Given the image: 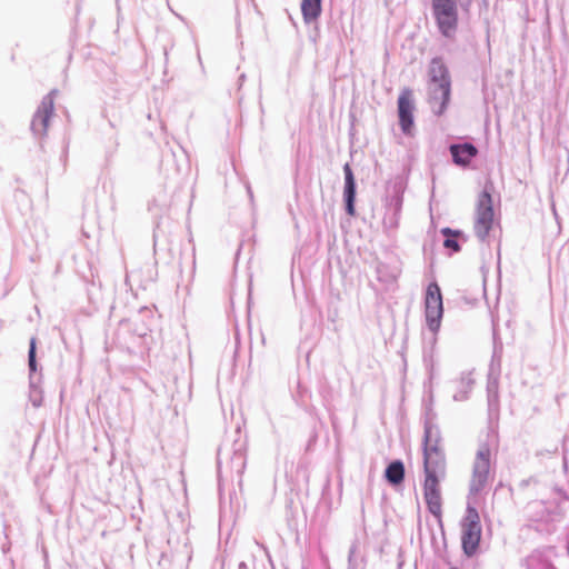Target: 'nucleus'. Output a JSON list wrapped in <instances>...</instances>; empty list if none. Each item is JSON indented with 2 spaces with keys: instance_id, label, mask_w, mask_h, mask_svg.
I'll return each mask as SVG.
<instances>
[{
  "instance_id": "11",
  "label": "nucleus",
  "mask_w": 569,
  "mask_h": 569,
  "mask_svg": "<svg viewBox=\"0 0 569 569\" xmlns=\"http://www.w3.org/2000/svg\"><path fill=\"white\" fill-rule=\"evenodd\" d=\"M423 427V451L443 449L441 432L436 423V415L431 410L426 412Z\"/></svg>"
},
{
  "instance_id": "10",
  "label": "nucleus",
  "mask_w": 569,
  "mask_h": 569,
  "mask_svg": "<svg viewBox=\"0 0 569 569\" xmlns=\"http://www.w3.org/2000/svg\"><path fill=\"white\" fill-rule=\"evenodd\" d=\"M443 478H436L430 476L425 478L423 482V497L429 512L436 518L441 517V493L439 482Z\"/></svg>"
},
{
  "instance_id": "17",
  "label": "nucleus",
  "mask_w": 569,
  "mask_h": 569,
  "mask_svg": "<svg viewBox=\"0 0 569 569\" xmlns=\"http://www.w3.org/2000/svg\"><path fill=\"white\" fill-rule=\"evenodd\" d=\"M475 380L471 372H462L457 385V390L453 393L455 401H466L469 399L470 392L473 388Z\"/></svg>"
},
{
  "instance_id": "19",
  "label": "nucleus",
  "mask_w": 569,
  "mask_h": 569,
  "mask_svg": "<svg viewBox=\"0 0 569 569\" xmlns=\"http://www.w3.org/2000/svg\"><path fill=\"white\" fill-rule=\"evenodd\" d=\"M322 0H302L301 12L306 23L316 21L321 14Z\"/></svg>"
},
{
  "instance_id": "7",
  "label": "nucleus",
  "mask_w": 569,
  "mask_h": 569,
  "mask_svg": "<svg viewBox=\"0 0 569 569\" xmlns=\"http://www.w3.org/2000/svg\"><path fill=\"white\" fill-rule=\"evenodd\" d=\"M58 90L52 89L47 96H44L34 112L31 120V131L37 137H44L48 130L50 118L54 110V97Z\"/></svg>"
},
{
  "instance_id": "8",
  "label": "nucleus",
  "mask_w": 569,
  "mask_h": 569,
  "mask_svg": "<svg viewBox=\"0 0 569 569\" xmlns=\"http://www.w3.org/2000/svg\"><path fill=\"white\" fill-rule=\"evenodd\" d=\"M29 367V399L33 407L39 408L43 401V391L41 389V375L38 373V363L36 359V338H31L28 352Z\"/></svg>"
},
{
  "instance_id": "9",
  "label": "nucleus",
  "mask_w": 569,
  "mask_h": 569,
  "mask_svg": "<svg viewBox=\"0 0 569 569\" xmlns=\"http://www.w3.org/2000/svg\"><path fill=\"white\" fill-rule=\"evenodd\" d=\"M451 93V81L445 83H428V101L432 112L441 116L449 103Z\"/></svg>"
},
{
  "instance_id": "32",
  "label": "nucleus",
  "mask_w": 569,
  "mask_h": 569,
  "mask_svg": "<svg viewBox=\"0 0 569 569\" xmlns=\"http://www.w3.org/2000/svg\"><path fill=\"white\" fill-rule=\"evenodd\" d=\"M449 569H458V568L451 567V568H449Z\"/></svg>"
},
{
  "instance_id": "2",
  "label": "nucleus",
  "mask_w": 569,
  "mask_h": 569,
  "mask_svg": "<svg viewBox=\"0 0 569 569\" xmlns=\"http://www.w3.org/2000/svg\"><path fill=\"white\" fill-rule=\"evenodd\" d=\"M431 10L439 32L447 39H455L458 30L457 0H431Z\"/></svg>"
},
{
  "instance_id": "4",
  "label": "nucleus",
  "mask_w": 569,
  "mask_h": 569,
  "mask_svg": "<svg viewBox=\"0 0 569 569\" xmlns=\"http://www.w3.org/2000/svg\"><path fill=\"white\" fill-rule=\"evenodd\" d=\"M425 315L428 329L432 333V342H436V335L440 329L443 316L442 295L437 282L427 287L425 298Z\"/></svg>"
},
{
  "instance_id": "6",
  "label": "nucleus",
  "mask_w": 569,
  "mask_h": 569,
  "mask_svg": "<svg viewBox=\"0 0 569 569\" xmlns=\"http://www.w3.org/2000/svg\"><path fill=\"white\" fill-rule=\"evenodd\" d=\"M493 227V207L490 192L485 190L479 194L477 202V214L475 221V233L481 242L489 241V232Z\"/></svg>"
},
{
  "instance_id": "18",
  "label": "nucleus",
  "mask_w": 569,
  "mask_h": 569,
  "mask_svg": "<svg viewBox=\"0 0 569 569\" xmlns=\"http://www.w3.org/2000/svg\"><path fill=\"white\" fill-rule=\"evenodd\" d=\"M385 477L390 485H400L405 478L403 462L401 460L391 461L386 468Z\"/></svg>"
},
{
  "instance_id": "13",
  "label": "nucleus",
  "mask_w": 569,
  "mask_h": 569,
  "mask_svg": "<svg viewBox=\"0 0 569 569\" xmlns=\"http://www.w3.org/2000/svg\"><path fill=\"white\" fill-rule=\"evenodd\" d=\"M423 469L425 478L433 476L436 478H445L446 476V456L443 449L423 451Z\"/></svg>"
},
{
  "instance_id": "1",
  "label": "nucleus",
  "mask_w": 569,
  "mask_h": 569,
  "mask_svg": "<svg viewBox=\"0 0 569 569\" xmlns=\"http://www.w3.org/2000/svg\"><path fill=\"white\" fill-rule=\"evenodd\" d=\"M237 438L232 443L224 442L218 449L217 463H218V476L222 478L223 468L226 469L227 476L236 473L241 478L246 465H247V442L241 436L240 430L236 431Z\"/></svg>"
},
{
  "instance_id": "28",
  "label": "nucleus",
  "mask_w": 569,
  "mask_h": 569,
  "mask_svg": "<svg viewBox=\"0 0 569 569\" xmlns=\"http://www.w3.org/2000/svg\"><path fill=\"white\" fill-rule=\"evenodd\" d=\"M239 569H249V567L246 562L242 561L239 563Z\"/></svg>"
},
{
  "instance_id": "30",
  "label": "nucleus",
  "mask_w": 569,
  "mask_h": 569,
  "mask_svg": "<svg viewBox=\"0 0 569 569\" xmlns=\"http://www.w3.org/2000/svg\"><path fill=\"white\" fill-rule=\"evenodd\" d=\"M109 126H110V129H111L112 131H114V124H113L111 121L109 122Z\"/></svg>"
},
{
  "instance_id": "15",
  "label": "nucleus",
  "mask_w": 569,
  "mask_h": 569,
  "mask_svg": "<svg viewBox=\"0 0 569 569\" xmlns=\"http://www.w3.org/2000/svg\"><path fill=\"white\" fill-rule=\"evenodd\" d=\"M345 173V187H343V200L346 204V211L348 214H355V201H356V180L352 169L349 163L343 166Z\"/></svg>"
},
{
  "instance_id": "5",
  "label": "nucleus",
  "mask_w": 569,
  "mask_h": 569,
  "mask_svg": "<svg viewBox=\"0 0 569 569\" xmlns=\"http://www.w3.org/2000/svg\"><path fill=\"white\" fill-rule=\"evenodd\" d=\"M490 475V448L488 443H481L472 466L469 496H477L485 490L488 486Z\"/></svg>"
},
{
  "instance_id": "27",
  "label": "nucleus",
  "mask_w": 569,
  "mask_h": 569,
  "mask_svg": "<svg viewBox=\"0 0 569 569\" xmlns=\"http://www.w3.org/2000/svg\"><path fill=\"white\" fill-rule=\"evenodd\" d=\"M109 139L112 142L113 149H117V147L119 146L117 132H112Z\"/></svg>"
},
{
  "instance_id": "23",
  "label": "nucleus",
  "mask_w": 569,
  "mask_h": 569,
  "mask_svg": "<svg viewBox=\"0 0 569 569\" xmlns=\"http://www.w3.org/2000/svg\"><path fill=\"white\" fill-rule=\"evenodd\" d=\"M501 355H502V345L499 346L496 343L493 348V353L491 357L489 372H498L500 373L501 368Z\"/></svg>"
},
{
  "instance_id": "12",
  "label": "nucleus",
  "mask_w": 569,
  "mask_h": 569,
  "mask_svg": "<svg viewBox=\"0 0 569 569\" xmlns=\"http://www.w3.org/2000/svg\"><path fill=\"white\" fill-rule=\"evenodd\" d=\"M413 109L411 92L409 90L402 91L398 98V116L400 128L407 136H410L412 132Z\"/></svg>"
},
{
  "instance_id": "31",
  "label": "nucleus",
  "mask_w": 569,
  "mask_h": 569,
  "mask_svg": "<svg viewBox=\"0 0 569 569\" xmlns=\"http://www.w3.org/2000/svg\"><path fill=\"white\" fill-rule=\"evenodd\" d=\"M194 264H196V261H194V257L192 256V268H194Z\"/></svg>"
},
{
  "instance_id": "25",
  "label": "nucleus",
  "mask_w": 569,
  "mask_h": 569,
  "mask_svg": "<svg viewBox=\"0 0 569 569\" xmlns=\"http://www.w3.org/2000/svg\"><path fill=\"white\" fill-rule=\"evenodd\" d=\"M499 376L498 372L488 373L487 393L499 392Z\"/></svg>"
},
{
  "instance_id": "20",
  "label": "nucleus",
  "mask_w": 569,
  "mask_h": 569,
  "mask_svg": "<svg viewBox=\"0 0 569 569\" xmlns=\"http://www.w3.org/2000/svg\"><path fill=\"white\" fill-rule=\"evenodd\" d=\"M403 203V191L401 186H395L393 192L387 197V211L400 212Z\"/></svg>"
},
{
  "instance_id": "24",
  "label": "nucleus",
  "mask_w": 569,
  "mask_h": 569,
  "mask_svg": "<svg viewBox=\"0 0 569 569\" xmlns=\"http://www.w3.org/2000/svg\"><path fill=\"white\" fill-rule=\"evenodd\" d=\"M401 213L387 211L383 218V226L388 229H397L399 226Z\"/></svg>"
},
{
  "instance_id": "22",
  "label": "nucleus",
  "mask_w": 569,
  "mask_h": 569,
  "mask_svg": "<svg viewBox=\"0 0 569 569\" xmlns=\"http://www.w3.org/2000/svg\"><path fill=\"white\" fill-rule=\"evenodd\" d=\"M488 416L492 420L499 413V392L487 393Z\"/></svg>"
},
{
  "instance_id": "16",
  "label": "nucleus",
  "mask_w": 569,
  "mask_h": 569,
  "mask_svg": "<svg viewBox=\"0 0 569 569\" xmlns=\"http://www.w3.org/2000/svg\"><path fill=\"white\" fill-rule=\"evenodd\" d=\"M429 83H445L450 80L448 67L443 62L442 58L436 57L430 61L429 70Z\"/></svg>"
},
{
  "instance_id": "21",
  "label": "nucleus",
  "mask_w": 569,
  "mask_h": 569,
  "mask_svg": "<svg viewBox=\"0 0 569 569\" xmlns=\"http://www.w3.org/2000/svg\"><path fill=\"white\" fill-rule=\"evenodd\" d=\"M441 232L446 237V239L443 241L445 248L450 249L453 252L460 251V246L458 243L457 238H458V236L461 234V232L451 230L450 228H443L441 230Z\"/></svg>"
},
{
  "instance_id": "14",
  "label": "nucleus",
  "mask_w": 569,
  "mask_h": 569,
  "mask_svg": "<svg viewBox=\"0 0 569 569\" xmlns=\"http://www.w3.org/2000/svg\"><path fill=\"white\" fill-rule=\"evenodd\" d=\"M449 151L453 163L460 167H467L478 153L477 148L470 142L453 143Z\"/></svg>"
},
{
  "instance_id": "29",
  "label": "nucleus",
  "mask_w": 569,
  "mask_h": 569,
  "mask_svg": "<svg viewBox=\"0 0 569 569\" xmlns=\"http://www.w3.org/2000/svg\"><path fill=\"white\" fill-rule=\"evenodd\" d=\"M244 80H246V74L244 73L240 74V77H239L240 86L243 83Z\"/></svg>"
},
{
  "instance_id": "26",
  "label": "nucleus",
  "mask_w": 569,
  "mask_h": 569,
  "mask_svg": "<svg viewBox=\"0 0 569 569\" xmlns=\"http://www.w3.org/2000/svg\"><path fill=\"white\" fill-rule=\"evenodd\" d=\"M356 550H357V545L353 543L349 549V556H348L349 569L356 568V559H355Z\"/></svg>"
},
{
  "instance_id": "3",
  "label": "nucleus",
  "mask_w": 569,
  "mask_h": 569,
  "mask_svg": "<svg viewBox=\"0 0 569 569\" xmlns=\"http://www.w3.org/2000/svg\"><path fill=\"white\" fill-rule=\"evenodd\" d=\"M461 531L462 550L467 557H472L478 551L482 530L479 513L470 503L461 522Z\"/></svg>"
}]
</instances>
